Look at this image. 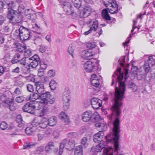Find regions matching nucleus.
<instances>
[{
  "instance_id": "nucleus-1",
  "label": "nucleus",
  "mask_w": 155,
  "mask_h": 155,
  "mask_svg": "<svg viewBox=\"0 0 155 155\" xmlns=\"http://www.w3.org/2000/svg\"><path fill=\"white\" fill-rule=\"evenodd\" d=\"M120 66L124 68V73H121L120 68H118L114 72V74L112 76V81L111 85H112L116 81L118 83V86L116 84L115 93L114 94V103L111 107V109L113 114L115 118L113 123V133H110L105 137L107 143L113 142L114 147V151L118 152L120 150L118 142L120 137L119 133L120 132V119L122 113L120 107L122 105V101L124 98V94L125 89V85L123 80L124 75V78L127 79L129 77L128 70L127 68L130 65L127 64L125 61H118Z\"/></svg>"
},
{
  "instance_id": "nucleus-2",
  "label": "nucleus",
  "mask_w": 155,
  "mask_h": 155,
  "mask_svg": "<svg viewBox=\"0 0 155 155\" xmlns=\"http://www.w3.org/2000/svg\"><path fill=\"white\" fill-rule=\"evenodd\" d=\"M7 17L9 19V22L13 25H17L23 21L22 15L18 14V12L11 8H8Z\"/></svg>"
},
{
  "instance_id": "nucleus-3",
  "label": "nucleus",
  "mask_w": 155,
  "mask_h": 155,
  "mask_svg": "<svg viewBox=\"0 0 155 155\" xmlns=\"http://www.w3.org/2000/svg\"><path fill=\"white\" fill-rule=\"evenodd\" d=\"M98 63L99 60L97 61L96 59L89 60L84 63V68L85 71L88 72H91L97 70L100 71L101 68Z\"/></svg>"
},
{
  "instance_id": "nucleus-4",
  "label": "nucleus",
  "mask_w": 155,
  "mask_h": 155,
  "mask_svg": "<svg viewBox=\"0 0 155 155\" xmlns=\"http://www.w3.org/2000/svg\"><path fill=\"white\" fill-rule=\"evenodd\" d=\"M74 147V141L72 140L64 139L60 143L58 153L61 155L64 148L69 150H72Z\"/></svg>"
},
{
  "instance_id": "nucleus-5",
  "label": "nucleus",
  "mask_w": 155,
  "mask_h": 155,
  "mask_svg": "<svg viewBox=\"0 0 155 155\" xmlns=\"http://www.w3.org/2000/svg\"><path fill=\"white\" fill-rule=\"evenodd\" d=\"M108 3H104L105 5L107 7V8L109 12L111 14H115L117 13L118 10L120 9L118 8V5L117 3L115 0H109L108 2Z\"/></svg>"
},
{
  "instance_id": "nucleus-6",
  "label": "nucleus",
  "mask_w": 155,
  "mask_h": 155,
  "mask_svg": "<svg viewBox=\"0 0 155 155\" xmlns=\"http://www.w3.org/2000/svg\"><path fill=\"white\" fill-rule=\"evenodd\" d=\"M40 99L41 103L49 104H53L55 101L54 97L51 95L49 92L46 91L40 95Z\"/></svg>"
},
{
  "instance_id": "nucleus-7",
  "label": "nucleus",
  "mask_w": 155,
  "mask_h": 155,
  "mask_svg": "<svg viewBox=\"0 0 155 155\" xmlns=\"http://www.w3.org/2000/svg\"><path fill=\"white\" fill-rule=\"evenodd\" d=\"M155 70V59L152 56H150L148 57V61L145 62L143 68L145 72L144 74L149 73L150 68Z\"/></svg>"
},
{
  "instance_id": "nucleus-8",
  "label": "nucleus",
  "mask_w": 155,
  "mask_h": 155,
  "mask_svg": "<svg viewBox=\"0 0 155 155\" xmlns=\"http://www.w3.org/2000/svg\"><path fill=\"white\" fill-rule=\"evenodd\" d=\"M88 24L90 29L93 31H94L97 30L96 34V36L99 37L102 34L103 31L101 28L100 27H98V24L97 21L95 19L91 20L89 21Z\"/></svg>"
},
{
  "instance_id": "nucleus-9",
  "label": "nucleus",
  "mask_w": 155,
  "mask_h": 155,
  "mask_svg": "<svg viewBox=\"0 0 155 155\" xmlns=\"http://www.w3.org/2000/svg\"><path fill=\"white\" fill-rule=\"evenodd\" d=\"M63 6V8L64 12L68 15L72 14L74 12L71 9L72 6L71 4L68 2H63L61 0H58Z\"/></svg>"
},
{
  "instance_id": "nucleus-10",
  "label": "nucleus",
  "mask_w": 155,
  "mask_h": 155,
  "mask_svg": "<svg viewBox=\"0 0 155 155\" xmlns=\"http://www.w3.org/2000/svg\"><path fill=\"white\" fill-rule=\"evenodd\" d=\"M36 107L33 104L28 102L22 107V109L25 112H27L32 114H35Z\"/></svg>"
},
{
  "instance_id": "nucleus-11",
  "label": "nucleus",
  "mask_w": 155,
  "mask_h": 155,
  "mask_svg": "<svg viewBox=\"0 0 155 155\" xmlns=\"http://www.w3.org/2000/svg\"><path fill=\"white\" fill-rule=\"evenodd\" d=\"M28 60L32 61L30 62L29 66L33 68H36L40 63V58L37 54L34 55L31 58H29Z\"/></svg>"
},
{
  "instance_id": "nucleus-12",
  "label": "nucleus",
  "mask_w": 155,
  "mask_h": 155,
  "mask_svg": "<svg viewBox=\"0 0 155 155\" xmlns=\"http://www.w3.org/2000/svg\"><path fill=\"white\" fill-rule=\"evenodd\" d=\"M155 78V71H150L149 73L144 74L143 80L145 82L149 84Z\"/></svg>"
},
{
  "instance_id": "nucleus-13",
  "label": "nucleus",
  "mask_w": 155,
  "mask_h": 155,
  "mask_svg": "<svg viewBox=\"0 0 155 155\" xmlns=\"http://www.w3.org/2000/svg\"><path fill=\"white\" fill-rule=\"evenodd\" d=\"M91 104L94 109H97L102 106V101L99 99L94 97L91 99Z\"/></svg>"
},
{
  "instance_id": "nucleus-14",
  "label": "nucleus",
  "mask_w": 155,
  "mask_h": 155,
  "mask_svg": "<svg viewBox=\"0 0 155 155\" xmlns=\"http://www.w3.org/2000/svg\"><path fill=\"white\" fill-rule=\"evenodd\" d=\"M35 85L36 86V92L40 96L46 92L44 90L43 84H42L41 82H36Z\"/></svg>"
},
{
  "instance_id": "nucleus-15",
  "label": "nucleus",
  "mask_w": 155,
  "mask_h": 155,
  "mask_svg": "<svg viewBox=\"0 0 155 155\" xmlns=\"http://www.w3.org/2000/svg\"><path fill=\"white\" fill-rule=\"evenodd\" d=\"M70 91L68 89H65L62 94V101L63 104L69 103L70 101Z\"/></svg>"
},
{
  "instance_id": "nucleus-16",
  "label": "nucleus",
  "mask_w": 155,
  "mask_h": 155,
  "mask_svg": "<svg viewBox=\"0 0 155 155\" xmlns=\"http://www.w3.org/2000/svg\"><path fill=\"white\" fill-rule=\"evenodd\" d=\"M92 114V112L90 110H87L82 115V120L85 122L89 120L90 121Z\"/></svg>"
},
{
  "instance_id": "nucleus-17",
  "label": "nucleus",
  "mask_w": 155,
  "mask_h": 155,
  "mask_svg": "<svg viewBox=\"0 0 155 155\" xmlns=\"http://www.w3.org/2000/svg\"><path fill=\"white\" fill-rule=\"evenodd\" d=\"M4 105L10 110L14 111L16 109V105L13 100H7L5 101Z\"/></svg>"
},
{
  "instance_id": "nucleus-18",
  "label": "nucleus",
  "mask_w": 155,
  "mask_h": 155,
  "mask_svg": "<svg viewBox=\"0 0 155 155\" xmlns=\"http://www.w3.org/2000/svg\"><path fill=\"white\" fill-rule=\"evenodd\" d=\"M103 130L99 131L98 133L96 134L93 136V139L94 142L96 143H98L102 140L104 135Z\"/></svg>"
},
{
  "instance_id": "nucleus-19",
  "label": "nucleus",
  "mask_w": 155,
  "mask_h": 155,
  "mask_svg": "<svg viewBox=\"0 0 155 155\" xmlns=\"http://www.w3.org/2000/svg\"><path fill=\"white\" fill-rule=\"evenodd\" d=\"M91 11V7L86 6L83 10L81 11V15L83 17L86 18L89 15Z\"/></svg>"
},
{
  "instance_id": "nucleus-20",
  "label": "nucleus",
  "mask_w": 155,
  "mask_h": 155,
  "mask_svg": "<svg viewBox=\"0 0 155 155\" xmlns=\"http://www.w3.org/2000/svg\"><path fill=\"white\" fill-rule=\"evenodd\" d=\"M54 148V143L52 142H49L45 147V150L48 153H50Z\"/></svg>"
},
{
  "instance_id": "nucleus-21",
  "label": "nucleus",
  "mask_w": 155,
  "mask_h": 155,
  "mask_svg": "<svg viewBox=\"0 0 155 155\" xmlns=\"http://www.w3.org/2000/svg\"><path fill=\"white\" fill-rule=\"evenodd\" d=\"M28 33H25L20 36V38L21 41H25L30 39L31 37L30 35V30L28 31Z\"/></svg>"
},
{
  "instance_id": "nucleus-22",
  "label": "nucleus",
  "mask_w": 155,
  "mask_h": 155,
  "mask_svg": "<svg viewBox=\"0 0 155 155\" xmlns=\"http://www.w3.org/2000/svg\"><path fill=\"white\" fill-rule=\"evenodd\" d=\"M28 99V100H30L34 101L37 99H40V96L35 92L33 93L32 95L31 94Z\"/></svg>"
},
{
  "instance_id": "nucleus-23",
  "label": "nucleus",
  "mask_w": 155,
  "mask_h": 155,
  "mask_svg": "<svg viewBox=\"0 0 155 155\" xmlns=\"http://www.w3.org/2000/svg\"><path fill=\"white\" fill-rule=\"evenodd\" d=\"M102 17L105 20L108 21L111 20V17L108 14V10L107 9H104L102 12Z\"/></svg>"
},
{
  "instance_id": "nucleus-24",
  "label": "nucleus",
  "mask_w": 155,
  "mask_h": 155,
  "mask_svg": "<svg viewBox=\"0 0 155 155\" xmlns=\"http://www.w3.org/2000/svg\"><path fill=\"white\" fill-rule=\"evenodd\" d=\"M104 146L101 143L96 145L95 147H93L92 148V149L94 150L95 152H101L102 149L104 148Z\"/></svg>"
},
{
  "instance_id": "nucleus-25",
  "label": "nucleus",
  "mask_w": 155,
  "mask_h": 155,
  "mask_svg": "<svg viewBox=\"0 0 155 155\" xmlns=\"http://www.w3.org/2000/svg\"><path fill=\"white\" fill-rule=\"evenodd\" d=\"M48 125L50 126H54L56 124L57 119L55 117L50 118L47 120Z\"/></svg>"
},
{
  "instance_id": "nucleus-26",
  "label": "nucleus",
  "mask_w": 155,
  "mask_h": 155,
  "mask_svg": "<svg viewBox=\"0 0 155 155\" xmlns=\"http://www.w3.org/2000/svg\"><path fill=\"white\" fill-rule=\"evenodd\" d=\"M21 58V55L18 53L16 54L11 61L12 64L17 63Z\"/></svg>"
},
{
  "instance_id": "nucleus-27",
  "label": "nucleus",
  "mask_w": 155,
  "mask_h": 155,
  "mask_svg": "<svg viewBox=\"0 0 155 155\" xmlns=\"http://www.w3.org/2000/svg\"><path fill=\"white\" fill-rule=\"evenodd\" d=\"M82 147L81 146H77L74 151V155H82Z\"/></svg>"
},
{
  "instance_id": "nucleus-28",
  "label": "nucleus",
  "mask_w": 155,
  "mask_h": 155,
  "mask_svg": "<svg viewBox=\"0 0 155 155\" xmlns=\"http://www.w3.org/2000/svg\"><path fill=\"white\" fill-rule=\"evenodd\" d=\"M15 101L18 103H21L25 100H28L27 97H25V95L19 96L15 98Z\"/></svg>"
},
{
  "instance_id": "nucleus-29",
  "label": "nucleus",
  "mask_w": 155,
  "mask_h": 155,
  "mask_svg": "<svg viewBox=\"0 0 155 155\" xmlns=\"http://www.w3.org/2000/svg\"><path fill=\"white\" fill-rule=\"evenodd\" d=\"M87 52V53H86L84 57L88 60L93 59L94 57V54L91 53L90 49L88 50Z\"/></svg>"
},
{
  "instance_id": "nucleus-30",
  "label": "nucleus",
  "mask_w": 155,
  "mask_h": 155,
  "mask_svg": "<svg viewBox=\"0 0 155 155\" xmlns=\"http://www.w3.org/2000/svg\"><path fill=\"white\" fill-rule=\"evenodd\" d=\"M72 1L74 6L76 8H78L81 6L82 0H72Z\"/></svg>"
},
{
  "instance_id": "nucleus-31",
  "label": "nucleus",
  "mask_w": 155,
  "mask_h": 155,
  "mask_svg": "<svg viewBox=\"0 0 155 155\" xmlns=\"http://www.w3.org/2000/svg\"><path fill=\"white\" fill-rule=\"evenodd\" d=\"M129 87L132 88L134 92L136 91L137 90V87L136 85L132 81H129L128 83Z\"/></svg>"
},
{
  "instance_id": "nucleus-32",
  "label": "nucleus",
  "mask_w": 155,
  "mask_h": 155,
  "mask_svg": "<svg viewBox=\"0 0 155 155\" xmlns=\"http://www.w3.org/2000/svg\"><path fill=\"white\" fill-rule=\"evenodd\" d=\"M25 9V7L22 4H20L18 7V10L19 15H22L24 13Z\"/></svg>"
},
{
  "instance_id": "nucleus-33",
  "label": "nucleus",
  "mask_w": 155,
  "mask_h": 155,
  "mask_svg": "<svg viewBox=\"0 0 155 155\" xmlns=\"http://www.w3.org/2000/svg\"><path fill=\"white\" fill-rule=\"evenodd\" d=\"M48 125L47 120H43L39 122V127L42 129L45 128Z\"/></svg>"
},
{
  "instance_id": "nucleus-34",
  "label": "nucleus",
  "mask_w": 155,
  "mask_h": 155,
  "mask_svg": "<svg viewBox=\"0 0 155 155\" xmlns=\"http://www.w3.org/2000/svg\"><path fill=\"white\" fill-rule=\"evenodd\" d=\"M49 85L51 89L54 90L56 88L57 84L54 80H52L50 81Z\"/></svg>"
},
{
  "instance_id": "nucleus-35",
  "label": "nucleus",
  "mask_w": 155,
  "mask_h": 155,
  "mask_svg": "<svg viewBox=\"0 0 155 155\" xmlns=\"http://www.w3.org/2000/svg\"><path fill=\"white\" fill-rule=\"evenodd\" d=\"M25 132L28 135H32L34 133V130L33 128L31 127H28L25 129Z\"/></svg>"
},
{
  "instance_id": "nucleus-36",
  "label": "nucleus",
  "mask_w": 155,
  "mask_h": 155,
  "mask_svg": "<svg viewBox=\"0 0 155 155\" xmlns=\"http://www.w3.org/2000/svg\"><path fill=\"white\" fill-rule=\"evenodd\" d=\"M27 47L25 45L21 46L20 45H17L16 47V51L19 52H22L26 50Z\"/></svg>"
},
{
  "instance_id": "nucleus-37",
  "label": "nucleus",
  "mask_w": 155,
  "mask_h": 155,
  "mask_svg": "<svg viewBox=\"0 0 155 155\" xmlns=\"http://www.w3.org/2000/svg\"><path fill=\"white\" fill-rule=\"evenodd\" d=\"M137 78L139 80H141L142 79H143L144 76V73L143 71H138L137 73Z\"/></svg>"
},
{
  "instance_id": "nucleus-38",
  "label": "nucleus",
  "mask_w": 155,
  "mask_h": 155,
  "mask_svg": "<svg viewBox=\"0 0 155 155\" xmlns=\"http://www.w3.org/2000/svg\"><path fill=\"white\" fill-rule=\"evenodd\" d=\"M95 125V127L99 128H101V129H104V130H105V129L107 127V125L106 124L104 123L100 122L96 123Z\"/></svg>"
},
{
  "instance_id": "nucleus-39",
  "label": "nucleus",
  "mask_w": 155,
  "mask_h": 155,
  "mask_svg": "<svg viewBox=\"0 0 155 155\" xmlns=\"http://www.w3.org/2000/svg\"><path fill=\"white\" fill-rule=\"evenodd\" d=\"M99 116L93 114L90 122L95 123L98 121Z\"/></svg>"
},
{
  "instance_id": "nucleus-40",
  "label": "nucleus",
  "mask_w": 155,
  "mask_h": 155,
  "mask_svg": "<svg viewBox=\"0 0 155 155\" xmlns=\"http://www.w3.org/2000/svg\"><path fill=\"white\" fill-rule=\"evenodd\" d=\"M75 49V46L71 44L69 46L68 48V51L70 55L73 57L74 51Z\"/></svg>"
},
{
  "instance_id": "nucleus-41",
  "label": "nucleus",
  "mask_w": 155,
  "mask_h": 155,
  "mask_svg": "<svg viewBox=\"0 0 155 155\" xmlns=\"http://www.w3.org/2000/svg\"><path fill=\"white\" fill-rule=\"evenodd\" d=\"M91 81L92 85L95 87H97L100 85V83L98 79L91 80Z\"/></svg>"
},
{
  "instance_id": "nucleus-42",
  "label": "nucleus",
  "mask_w": 155,
  "mask_h": 155,
  "mask_svg": "<svg viewBox=\"0 0 155 155\" xmlns=\"http://www.w3.org/2000/svg\"><path fill=\"white\" fill-rule=\"evenodd\" d=\"M39 122L38 120L35 119L31 123V127L33 128L34 127H39Z\"/></svg>"
},
{
  "instance_id": "nucleus-43",
  "label": "nucleus",
  "mask_w": 155,
  "mask_h": 155,
  "mask_svg": "<svg viewBox=\"0 0 155 155\" xmlns=\"http://www.w3.org/2000/svg\"><path fill=\"white\" fill-rule=\"evenodd\" d=\"M87 47L91 49H92L93 48L96 47V45L94 42H89L86 44Z\"/></svg>"
},
{
  "instance_id": "nucleus-44",
  "label": "nucleus",
  "mask_w": 155,
  "mask_h": 155,
  "mask_svg": "<svg viewBox=\"0 0 155 155\" xmlns=\"http://www.w3.org/2000/svg\"><path fill=\"white\" fill-rule=\"evenodd\" d=\"M24 52V55L25 56V57H26L27 59L28 60L29 58H28V57H30L32 55V51L28 49L25 50Z\"/></svg>"
},
{
  "instance_id": "nucleus-45",
  "label": "nucleus",
  "mask_w": 155,
  "mask_h": 155,
  "mask_svg": "<svg viewBox=\"0 0 155 155\" xmlns=\"http://www.w3.org/2000/svg\"><path fill=\"white\" fill-rule=\"evenodd\" d=\"M26 18L28 19L33 20L36 18V15L35 13L31 14L30 13H29L27 14H26Z\"/></svg>"
},
{
  "instance_id": "nucleus-46",
  "label": "nucleus",
  "mask_w": 155,
  "mask_h": 155,
  "mask_svg": "<svg viewBox=\"0 0 155 155\" xmlns=\"http://www.w3.org/2000/svg\"><path fill=\"white\" fill-rule=\"evenodd\" d=\"M20 31H21V35H22L23 34L25 33H28V31H29V29L23 26H21L20 27Z\"/></svg>"
},
{
  "instance_id": "nucleus-47",
  "label": "nucleus",
  "mask_w": 155,
  "mask_h": 155,
  "mask_svg": "<svg viewBox=\"0 0 155 155\" xmlns=\"http://www.w3.org/2000/svg\"><path fill=\"white\" fill-rule=\"evenodd\" d=\"M28 59L26 58V57H24L21 58L18 63L19 64L21 65H25L26 64V61Z\"/></svg>"
},
{
  "instance_id": "nucleus-48",
  "label": "nucleus",
  "mask_w": 155,
  "mask_h": 155,
  "mask_svg": "<svg viewBox=\"0 0 155 155\" xmlns=\"http://www.w3.org/2000/svg\"><path fill=\"white\" fill-rule=\"evenodd\" d=\"M33 145L31 144V143L26 141L25 142L23 145V149H29L31 148V146H32Z\"/></svg>"
},
{
  "instance_id": "nucleus-49",
  "label": "nucleus",
  "mask_w": 155,
  "mask_h": 155,
  "mask_svg": "<svg viewBox=\"0 0 155 155\" xmlns=\"http://www.w3.org/2000/svg\"><path fill=\"white\" fill-rule=\"evenodd\" d=\"M55 75V71L54 70H49L48 72V76L50 77H53Z\"/></svg>"
},
{
  "instance_id": "nucleus-50",
  "label": "nucleus",
  "mask_w": 155,
  "mask_h": 155,
  "mask_svg": "<svg viewBox=\"0 0 155 155\" xmlns=\"http://www.w3.org/2000/svg\"><path fill=\"white\" fill-rule=\"evenodd\" d=\"M8 127V125L4 121L2 122L0 124V128L2 130H5Z\"/></svg>"
},
{
  "instance_id": "nucleus-51",
  "label": "nucleus",
  "mask_w": 155,
  "mask_h": 155,
  "mask_svg": "<svg viewBox=\"0 0 155 155\" xmlns=\"http://www.w3.org/2000/svg\"><path fill=\"white\" fill-rule=\"evenodd\" d=\"M27 90L31 92H33L34 91V87L33 85L31 84H28L27 85Z\"/></svg>"
},
{
  "instance_id": "nucleus-52",
  "label": "nucleus",
  "mask_w": 155,
  "mask_h": 155,
  "mask_svg": "<svg viewBox=\"0 0 155 155\" xmlns=\"http://www.w3.org/2000/svg\"><path fill=\"white\" fill-rule=\"evenodd\" d=\"M92 51L90 50L91 53L93 54H94V55L98 53L99 51V49L97 46L96 45V47L93 48Z\"/></svg>"
},
{
  "instance_id": "nucleus-53",
  "label": "nucleus",
  "mask_w": 155,
  "mask_h": 155,
  "mask_svg": "<svg viewBox=\"0 0 155 155\" xmlns=\"http://www.w3.org/2000/svg\"><path fill=\"white\" fill-rule=\"evenodd\" d=\"M39 65L40 67L39 69H42L44 71L47 68L46 64H45L43 61H40V63H39Z\"/></svg>"
},
{
  "instance_id": "nucleus-54",
  "label": "nucleus",
  "mask_w": 155,
  "mask_h": 155,
  "mask_svg": "<svg viewBox=\"0 0 155 155\" xmlns=\"http://www.w3.org/2000/svg\"><path fill=\"white\" fill-rule=\"evenodd\" d=\"M147 9H148L149 8H147L146 7L144 6L143 8V10H144V12H141L140 14L139 15L137 16V18H141L143 17V15L145 14L146 13V8Z\"/></svg>"
},
{
  "instance_id": "nucleus-55",
  "label": "nucleus",
  "mask_w": 155,
  "mask_h": 155,
  "mask_svg": "<svg viewBox=\"0 0 155 155\" xmlns=\"http://www.w3.org/2000/svg\"><path fill=\"white\" fill-rule=\"evenodd\" d=\"M22 91V89L21 88L17 87L15 90L14 93L17 95H19L21 94Z\"/></svg>"
},
{
  "instance_id": "nucleus-56",
  "label": "nucleus",
  "mask_w": 155,
  "mask_h": 155,
  "mask_svg": "<svg viewBox=\"0 0 155 155\" xmlns=\"http://www.w3.org/2000/svg\"><path fill=\"white\" fill-rule=\"evenodd\" d=\"M78 136L77 133L76 132H71L67 134L68 137H75Z\"/></svg>"
},
{
  "instance_id": "nucleus-57",
  "label": "nucleus",
  "mask_w": 155,
  "mask_h": 155,
  "mask_svg": "<svg viewBox=\"0 0 155 155\" xmlns=\"http://www.w3.org/2000/svg\"><path fill=\"white\" fill-rule=\"evenodd\" d=\"M16 120L18 123H21L22 121V117L21 115L18 114L17 115L16 119Z\"/></svg>"
},
{
  "instance_id": "nucleus-58",
  "label": "nucleus",
  "mask_w": 155,
  "mask_h": 155,
  "mask_svg": "<svg viewBox=\"0 0 155 155\" xmlns=\"http://www.w3.org/2000/svg\"><path fill=\"white\" fill-rule=\"evenodd\" d=\"M87 139L86 137H83L81 140V143L82 145L84 146V147H86L87 145Z\"/></svg>"
},
{
  "instance_id": "nucleus-59",
  "label": "nucleus",
  "mask_w": 155,
  "mask_h": 155,
  "mask_svg": "<svg viewBox=\"0 0 155 155\" xmlns=\"http://www.w3.org/2000/svg\"><path fill=\"white\" fill-rule=\"evenodd\" d=\"M44 74V71L42 69H39L38 70V75L39 77L42 76Z\"/></svg>"
},
{
  "instance_id": "nucleus-60",
  "label": "nucleus",
  "mask_w": 155,
  "mask_h": 155,
  "mask_svg": "<svg viewBox=\"0 0 155 155\" xmlns=\"http://www.w3.org/2000/svg\"><path fill=\"white\" fill-rule=\"evenodd\" d=\"M46 48L44 45H41L40 46L39 51L41 53H44L46 51Z\"/></svg>"
},
{
  "instance_id": "nucleus-61",
  "label": "nucleus",
  "mask_w": 155,
  "mask_h": 155,
  "mask_svg": "<svg viewBox=\"0 0 155 155\" xmlns=\"http://www.w3.org/2000/svg\"><path fill=\"white\" fill-rule=\"evenodd\" d=\"M67 116H68L65 114L64 112H62L59 115V117L60 119H63L65 117H67Z\"/></svg>"
},
{
  "instance_id": "nucleus-62",
  "label": "nucleus",
  "mask_w": 155,
  "mask_h": 155,
  "mask_svg": "<svg viewBox=\"0 0 155 155\" xmlns=\"http://www.w3.org/2000/svg\"><path fill=\"white\" fill-rule=\"evenodd\" d=\"M132 67L131 69V72H137L138 71L137 67L136 66L133 65V64H132Z\"/></svg>"
},
{
  "instance_id": "nucleus-63",
  "label": "nucleus",
  "mask_w": 155,
  "mask_h": 155,
  "mask_svg": "<svg viewBox=\"0 0 155 155\" xmlns=\"http://www.w3.org/2000/svg\"><path fill=\"white\" fill-rule=\"evenodd\" d=\"M69 103H65L64 104L63 106V108L64 110H66L68 109L69 107Z\"/></svg>"
},
{
  "instance_id": "nucleus-64",
  "label": "nucleus",
  "mask_w": 155,
  "mask_h": 155,
  "mask_svg": "<svg viewBox=\"0 0 155 155\" xmlns=\"http://www.w3.org/2000/svg\"><path fill=\"white\" fill-rule=\"evenodd\" d=\"M3 30L5 32H9L10 31V29L9 27L8 26H4Z\"/></svg>"
}]
</instances>
